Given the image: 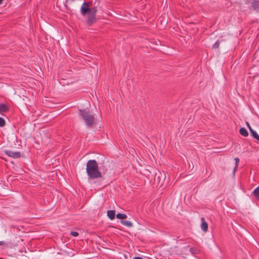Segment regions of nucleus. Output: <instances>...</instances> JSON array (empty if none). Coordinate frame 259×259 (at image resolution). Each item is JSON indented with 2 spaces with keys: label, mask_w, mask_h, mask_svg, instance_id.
Returning <instances> with one entry per match:
<instances>
[{
  "label": "nucleus",
  "mask_w": 259,
  "mask_h": 259,
  "mask_svg": "<svg viewBox=\"0 0 259 259\" xmlns=\"http://www.w3.org/2000/svg\"><path fill=\"white\" fill-rule=\"evenodd\" d=\"M252 194L255 198L259 199V186L253 190Z\"/></svg>",
  "instance_id": "12"
},
{
  "label": "nucleus",
  "mask_w": 259,
  "mask_h": 259,
  "mask_svg": "<svg viewBox=\"0 0 259 259\" xmlns=\"http://www.w3.org/2000/svg\"><path fill=\"white\" fill-rule=\"evenodd\" d=\"M9 107L7 105L4 103L0 104V113L7 112L9 111Z\"/></svg>",
  "instance_id": "6"
},
{
  "label": "nucleus",
  "mask_w": 259,
  "mask_h": 259,
  "mask_svg": "<svg viewBox=\"0 0 259 259\" xmlns=\"http://www.w3.org/2000/svg\"><path fill=\"white\" fill-rule=\"evenodd\" d=\"M86 172L89 182L102 177V173L99 169L98 164L95 159H90L88 161L86 165Z\"/></svg>",
  "instance_id": "2"
},
{
  "label": "nucleus",
  "mask_w": 259,
  "mask_h": 259,
  "mask_svg": "<svg viewBox=\"0 0 259 259\" xmlns=\"http://www.w3.org/2000/svg\"><path fill=\"white\" fill-rule=\"evenodd\" d=\"M160 18H161L160 17H159V18H158V21H160L161 24H162V22H161V21L160 20Z\"/></svg>",
  "instance_id": "22"
},
{
  "label": "nucleus",
  "mask_w": 259,
  "mask_h": 259,
  "mask_svg": "<svg viewBox=\"0 0 259 259\" xmlns=\"http://www.w3.org/2000/svg\"><path fill=\"white\" fill-rule=\"evenodd\" d=\"M237 168H238V165H235V166L234 168V169H233L234 174H235V171L237 170Z\"/></svg>",
  "instance_id": "20"
},
{
  "label": "nucleus",
  "mask_w": 259,
  "mask_h": 259,
  "mask_svg": "<svg viewBox=\"0 0 259 259\" xmlns=\"http://www.w3.org/2000/svg\"><path fill=\"white\" fill-rule=\"evenodd\" d=\"M235 161V165H238L239 164V158L238 157H236L235 159H234Z\"/></svg>",
  "instance_id": "18"
},
{
  "label": "nucleus",
  "mask_w": 259,
  "mask_h": 259,
  "mask_svg": "<svg viewBox=\"0 0 259 259\" xmlns=\"http://www.w3.org/2000/svg\"><path fill=\"white\" fill-rule=\"evenodd\" d=\"M120 223L122 225H123L127 227L130 228V227H133V223L130 221H126V220H121L120 221Z\"/></svg>",
  "instance_id": "9"
},
{
  "label": "nucleus",
  "mask_w": 259,
  "mask_h": 259,
  "mask_svg": "<svg viewBox=\"0 0 259 259\" xmlns=\"http://www.w3.org/2000/svg\"><path fill=\"white\" fill-rule=\"evenodd\" d=\"M92 6V3L84 2L80 8V13L82 16H85L89 13L87 20V23L89 25H92L96 21V13L98 11L97 6Z\"/></svg>",
  "instance_id": "1"
},
{
  "label": "nucleus",
  "mask_w": 259,
  "mask_h": 259,
  "mask_svg": "<svg viewBox=\"0 0 259 259\" xmlns=\"http://www.w3.org/2000/svg\"><path fill=\"white\" fill-rule=\"evenodd\" d=\"M3 1V0H0V5L2 4Z\"/></svg>",
  "instance_id": "23"
},
{
  "label": "nucleus",
  "mask_w": 259,
  "mask_h": 259,
  "mask_svg": "<svg viewBox=\"0 0 259 259\" xmlns=\"http://www.w3.org/2000/svg\"><path fill=\"white\" fill-rule=\"evenodd\" d=\"M220 46V42L219 41L217 40L215 41V42L213 45L212 48L213 49H218L219 47Z\"/></svg>",
  "instance_id": "16"
},
{
  "label": "nucleus",
  "mask_w": 259,
  "mask_h": 259,
  "mask_svg": "<svg viewBox=\"0 0 259 259\" xmlns=\"http://www.w3.org/2000/svg\"><path fill=\"white\" fill-rule=\"evenodd\" d=\"M78 115L84 121L85 125L88 127H93L96 123L95 118L90 111L87 109H79L78 110Z\"/></svg>",
  "instance_id": "3"
},
{
  "label": "nucleus",
  "mask_w": 259,
  "mask_h": 259,
  "mask_svg": "<svg viewBox=\"0 0 259 259\" xmlns=\"http://www.w3.org/2000/svg\"><path fill=\"white\" fill-rule=\"evenodd\" d=\"M70 234L73 236L76 237L78 235V233L76 231H71Z\"/></svg>",
  "instance_id": "17"
},
{
  "label": "nucleus",
  "mask_w": 259,
  "mask_h": 259,
  "mask_svg": "<svg viewBox=\"0 0 259 259\" xmlns=\"http://www.w3.org/2000/svg\"><path fill=\"white\" fill-rule=\"evenodd\" d=\"M201 229L205 232L207 231L208 230V224L207 222L205 221L204 218H202L201 219Z\"/></svg>",
  "instance_id": "5"
},
{
  "label": "nucleus",
  "mask_w": 259,
  "mask_h": 259,
  "mask_svg": "<svg viewBox=\"0 0 259 259\" xmlns=\"http://www.w3.org/2000/svg\"><path fill=\"white\" fill-rule=\"evenodd\" d=\"M115 211L114 210H109L107 211V216L110 220H113L115 219Z\"/></svg>",
  "instance_id": "7"
},
{
  "label": "nucleus",
  "mask_w": 259,
  "mask_h": 259,
  "mask_svg": "<svg viewBox=\"0 0 259 259\" xmlns=\"http://www.w3.org/2000/svg\"><path fill=\"white\" fill-rule=\"evenodd\" d=\"M5 155L13 158H19L21 157V153L20 152H13L10 150H6L4 151Z\"/></svg>",
  "instance_id": "4"
},
{
  "label": "nucleus",
  "mask_w": 259,
  "mask_h": 259,
  "mask_svg": "<svg viewBox=\"0 0 259 259\" xmlns=\"http://www.w3.org/2000/svg\"><path fill=\"white\" fill-rule=\"evenodd\" d=\"M6 122L4 119L0 117V127H3L5 125Z\"/></svg>",
  "instance_id": "15"
},
{
  "label": "nucleus",
  "mask_w": 259,
  "mask_h": 259,
  "mask_svg": "<svg viewBox=\"0 0 259 259\" xmlns=\"http://www.w3.org/2000/svg\"><path fill=\"white\" fill-rule=\"evenodd\" d=\"M4 244V241H0V246L3 245Z\"/></svg>",
  "instance_id": "21"
},
{
  "label": "nucleus",
  "mask_w": 259,
  "mask_h": 259,
  "mask_svg": "<svg viewBox=\"0 0 259 259\" xmlns=\"http://www.w3.org/2000/svg\"><path fill=\"white\" fill-rule=\"evenodd\" d=\"M251 7L255 11H259V1H254L251 4Z\"/></svg>",
  "instance_id": "8"
},
{
  "label": "nucleus",
  "mask_w": 259,
  "mask_h": 259,
  "mask_svg": "<svg viewBox=\"0 0 259 259\" xmlns=\"http://www.w3.org/2000/svg\"><path fill=\"white\" fill-rule=\"evenodd\" d=\"M190 251L193 255H194L198 253V250L195 247H192L190 248Z\"/></svg>",
  "instance_id": "14"
},
{
  "label": "nucleus",
  "mask_w": 259,
  "mask_h": 259,
  "mask_svg": "<svg viewBox=\"0 0 259 259\" xmlns=\"http://www.w3.org/2000/svg\"><path fill=\"white\" fill-rule=\"evenodd\" d=\"M246 124L247 127L248 128V129L249 130V131H250V129H252L251 128V127L250 126L248 122H246Z\"/></svg>",
  "instance_id": "19"
},
{
  "label": "nucleus",
  "mask_w": 259,
  "mask_h": 259,
  "mask_svg": "<svg viewBox=\"0 0 259 259\" xmlns=\"http://www.w3.org/2000/svg\"><path fill=\"white\" fill-rule=\"evenodd\" d=\"M239 133L242 136L244 137H247L248 135L247 131L244 127H241L239 130Z\"/></svg>",
  "instance_id": "10"
},
{
  "label": "nucleus",
  "mask_w": 259,
  "mask_h": 259,
  "mask_svg": "<svg viewBox=\"0 0 259 259\" xmlns=\"http://www.w3.org/2000/svg\"><path fill=\"white\" fill-rule=\"evenodd\" d=\"M116 216L117 219L121 220H123L127 218V215L125 214L121 213H118Z\"/></svg>",
  "instance_id": "13"
},
{
  "label": "nucleus",
  "mask_w": 259,
  "mask_h": 259,
  "mask_svg": "<svg viewBox=\"0 0 259 259\" xmlns=\"http://www.w3.org/2000/svg\"><path fill=\"white\" fill-rule=\"evenodd\" d=\"M250 132L251 135L258 141H259V135L257 134V133L254 131L253 129H250L249 131Z\"/></svg>",
  "instance_id": "11"
}]
</instances>
